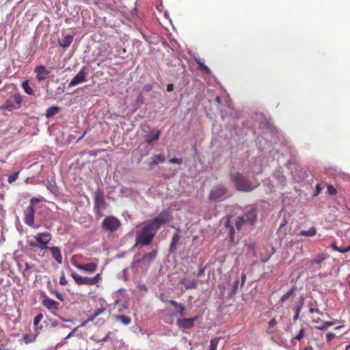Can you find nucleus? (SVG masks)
I'll return each mask as SVG.
<instances>
[{
	"label": "nucleus",
	"mask_w": 350,
	"mask_h": 350,
	"mask_svg": "<svg viewBox=\"0 0 350 350\" xmlns=\"http://www.w3.org/2000/svg\"><path fill=\"white\" fill-rule=\"evenodd\" d=\"M157 230L149 221L144 223L142 228L136 232V245H150Z\"/></svg>",
	"instance_id": "f257e3e1"
},
{
	"label": "nucleus",
	"mask_w": 350,
	"mask_h": 350,
	"mask_svg": "<svg viewBox=\"0 0 350 350\" xmlns=\"http://www.w3.org/2000/svg\"><path fill=\"white\" fill-rule=\"evenodd\" d=\"M237 190L244 192L253 191L258 185L257 183H252L240 173H235L231 176Z\"/></svg>",
	"instance_id": "f03ea898"
},
{
	"label": "nucleus",
	"mask_w": 350,
	"mask_h": 350,
	"mask_svg": "<svg viewBox=\"0 0 350 350\" xmlns=\"http://www.w3.org/2000/svg\"><path fill=\"white\" fill-rule=\"evenodd\" d=\"M22 103L21 95L14 94L8 98L2 106V109L11 111L19 109Z\"/></svg>",
	"instance_id": "7ed1b4c3"
},
{
	"label": "nucleus",
	"mask_w": 350,
	"mask_h": 350,
	"mask_svg": "<svg viewBox=\"0 0 350 350\" xmlns=\"http://www.w3.org/2000/svg\"><path fill=\"white\" fill-rule=\"evenodd\" d=\"M106 202L104 200V193L100 189L94 193V209L99 215H102L101 211L106 207Z\"/></svg>",
	"instance_id": "20e7f679"
},
{
	"label": "nucleus",
	"mask_w": 350,
	"mask_h": 350,
	"mask_svg": "<svg viewBox=\"0 0 350 350\" xmlns=\"http://www.w3.org/2000/svg\"><path fill=\"white\" fill-rule=\"evenodd\" d=\"M171 218L170 213L167 210L162 211L156 217L149 220V221L155 227L157 230L160 226L170 221Z\"/></svg>",
	"instance_id": "39448f33"
},
{
	"label": "nucleus",
	"mask_w": 350,
	"mask_h": 350,
	"mask_svg": "<svg viewBox=\"0 0 350 350\" xmlns=\"http://www.w3.org/2000/svg\"><path fill=\"white\" fill-rule=\"evenodd\" d=\"M227 189L222 185L215 186L210 192L209 199L212 201H221L226 198Z\"/></svg>",
	"instance_id": "423d86ee"
},
{
	"label": "nucleus",
	"mask_w": 350,
	"mask_h": 350,
	"mask_svg": "<svg viewBox=\"0 0 350 350\" xmlns=\"http://www.w3.org/2000/svg\"><path fill=\"white\" fill-rule=\"evenodd\" d=\"M157 256V250H153L150 252L146 253L144 255L139 259H135L132 262V266L135 267L137 264H143L146 266H148L150 263H152L156 258Z\"/></svg>",
	"instance_id": "0eeeda50"
},
{
	"label": "nucleus",
	"mask_w": 350,
	"mask_h": 350,
	"mask_svg": "<svg viewBox=\"0 0 350 350\" xmlns=\"http://www.w3.org/2000/svg\"><path fill=\"white\" fill-rule=\"evenodd\" d=\"M120 221L113 216L107 217L102 223V226L107 230L114 232L119 228Z\"/></svg>",
	"instance_id": "6e6552de"
},
{
	"label": "nucleus",
	"mask_w": 350,
	"mask_h": 350,
	"mask_svg": "<svg viewBox=\"0 0 350 350\" xmlns=\"http://www.w3.org/2000/svg\"><path fill=\"white\" fill-rule=\"evenodd\" d=\"M88 68L85 66H83L80 70V71L77 74V75L69 83L68 86L71 88L85 82L86 81V77L88 75Z\"/></svg>",
	"instance_id": "1a4fd4ad"
},
{
	"label": "nucleus",
	"mask_w": 350,
	"mask_h": 350,
	"mask_svg": "<svg viewBox=\"0 0 350 350\" xmlns=\"http://www.w3.org/2000/svg\"><path fill=\"white\" fill-rule=\"evenodd\" d=\"M35 240L38 243L40 250H46V245L51 240L52 236L49 232L38 233L34 237Z\"/></svg>",
	"instance_id": "9d476101"
},
{
	"label": "nucleus",
	"mask_w": 350,
	"mask_h": 350,
	"mask_svg": "<svg viewBox=\"0 0 350 350\" xmlns=\"http://www.w3.org/2000/svg\"><path fill=\"white\" fill-rule=\"evenodd\" d=\"M246 222L253 224L256 221V210L253 206H247L245 208L244 216Z\"/></svg>",
	"instance_id": "9b49d317"
},
{
	"label": "nucleus",
	"mask_w": 350,
	"mask_h": 350,
	"mask_svg": "<svg viewBox=\"0 0 350 350\" xmlns=\"http://www.w3.org/2000/svg\"><path fill=\"white\" fill-rule=\"evenodd\" d=\"M98 265V260L95 258L92 262L84 265H77L75 266L79 270L84 271L88 273H92L96 270Z\"/></svg>",
	"instance_id": "f8f14e48"
},
{
	"label": "nucleus",
	"mask_w": 350,
	"mask_h": 350,
	"mask_svg": "<svg viewBox=\"0 0 350 350\" xmlns=\"http://www.w3.org/2000/svg\"><path fill=\"white\" fill-rule=\"evenodd\" d=\"M34 72L36 74L38 81H44L49 77L51 71L47 70L44 66H38L34 68Z\"/></svg>",
	"instance_id": "ddd939ff"
},
{
	"label": "nucleus",
	"mask_w": 350,
	"mask_h": 350,
	"mask_svg": "<svg viewBox=\"0 0 350 350\" xmlns=\"http://www.w3.org/2000/svg\"><path fill=\"white\" fill-rule=\"evenodd\" d=\"M35 211L34 208L28 206L24 211V222L27 226H32L34 221Z\"/></svg>",
	"instance_id": "4468645a"
},
{
	"label": "nucleus",
	"mask_w": 350,
	"mask_h": 350,
	"mask_svg": "<svg viewBox=\"0 0 350 350\" xmlns=\"http://www.w3.org/2000/svg\"><path fill=\"white\" fill-rule=\"evenodd\" d=\"M197 317L188 319H178L177 320V325L179 327L183 329H189L193 326L194 322L196 321Z\"/></svg>",
	"instance_id": "2eb2a0df"
},
{
	"label": "nucleus",
	"mask_w": 350,
	"mask_h": 350,
	"mask_svg": "<svg viewBox=\"0 0 350 350\" xmlns=\"http://www.w3.org/2000/svg\"><path fill=\"white\" fill-rule=\"evenodd\" d=\"M71 276L78 285H82V284L92 285L91 280H90V278H89V277L81 276L80 275H79L78 273H77L75 271H72L71 273Z\"/></svg>",
	"instance_id": "dca6fc26"
},
{
	"label": "nucleus",
	"mask_w": 350,
	"mask_h": 350,
	"mask_svg": "<svg viewBox=\"0 0 350 350\" xmlns=\"http://www.w3.org/2000/svg\"><path fill=\"white\" fill-rule=\"evenodd\" d=\"M163 301L170 303L172 306H173L176 310V314H177L180 316L184 315L185 306L183 304L178 303L174 300H163Z\"/></svg>",
	"instance_id": "f3484780"
},
{
	"label": "nucleus",
	"mask_w": 350,
	"mask_h": 350,
	"mask_svg": "<svg viewBox=\"0 0 350 350\" xmlns=\"http://www.w3.org/2000/svg\"><path fill=\"white\" fill-rule=\"evenodd\" d=\"M47 250H49L53 258L57 261V263H62V256L61 254V251L59 247L55 246L49 247Z\"/></svg>",
	"instance_id": "a211bd4d"
},
{
	"label": "nucleus",
	"mask_w": 350,
	"mask_h": 350,
	"mask_svg": "<svg viewBox=\"0 0 350 350\" xmlns=\"http://www.w3.org/2000/svg\"><path fill=\"white\" fill-rule=\"evenodd\" d=\"M160 136L159 130H152L145 137V142L149 144L153 141L158 140Z\"/></svg>",
	"instance_id": "6ab92c4d"
},
{
	"label": "nucleus",
	"mask_w": 350,
	"mask_h": 350,
	"mask_svg": "<svg viewBox=\"0 0 350 350\" xmlns=\"http://www.w3.org/2000/svg\"><path fill=\"white\" fill-rule=\"evenodd\" d=\"M42 304L50 310L56 309L58 306V303L56 301L49 297H45L42 300Z\"/></svg>",
	"instance_id": "aec40b11"
},
{
	"label": "nucleus",
	"mask_w": 350,
	"mask_h": 350,
	"mask_svg": "<svg viewBox=\"0 0 350 350\" xmlns=\"http://www.w3.org/2000/svg\"><path fill=\"white\" fill-rule=\"evenodd\" d=\"M328 257V255L325 253H319L317 256L310 260L312 265H320L324 260Z\"/></svg>",
	"instance_id": "412c9836"
},
{
	"label": "nucleus",
	"mask_w": 350,
	"mask_h": 350,
	"mask_svg": "<svg viewBox=\"0 0 350 350\" xmlns=\"http://www.w3.org/2000/svg\"><path fill=\"white\" fill-rule=\"evenodd\" d=\"M180 239V237L178 233L174 234L172 241H171L170 247L169 249V251L170 253H173L175 252V250H176V245H177L178 243L179 242Z\"/></svg>",
	"instance_id": "4be33fe9"
},
{
	"label": "nucleus",
	"mask_w": 350,
	"mask_h": 350,
	"mask_svg": "<svg viewBox=\"0 0 350 350\" xmlns=\"http://www.w3.org/2000/svg\"><path fill=\"white\" fill-rule=\"evenodd\" d=\"M225 227L228 230V234L230 236V241L231 243L234 242V228L230 224V219H228L225 223Z\"/></svg>",
	"instance_id": "5701e85b"
},
{
	"label": "nucleus",
	"mask_w": 350,
	"mask_h": 350,
	"mask_svg": "<svg viewBox=\"0 0 350 350\" xmlns=\"http://www.w3.org/2000/svg\"><path fill=\"white\" fill-rule=\"evenodd\" d=\"M72 40H73V36H70V35H67L59 42V44L63 48H67L70 45Z\"/></svg>",
	"instance_id": "b1692460"
},
{
	"label": "nucleus",
	"mask_w": 350,
	"mask_h": 350,
	"mask_svg": "<svg viewBox=\"0 0 350 350\" xmlns=\"http://www.w3.org/2000/svg\"><path fill=\"white\" fill-rule=\"evenodd\" d=\"M183 285H184L186 289H192L195 288L197 285V282L196 280H187L186 279L183 280L181 281Z\"/></svg>",
	"instance_id": "393cba45"
},
{
	"label": "nucleus",
	"mask_w": 350,
	"mask_h": 350,
	"mask_svg": "<svg viewBox=\"0 0 350 350\" xmlns=\"http://www.w3.org/2000/svg\"><path fill=\"white\" fill-rule=\"evenodd\" d=\"M152 162H151V165H157L158 163H163L165 162V158L163 155L162 154H158V155H155L154 157H152Z\"/></svg>",
	"instance_id": "a878e982"
},
{
	"label": "nucleus",
	"mask_w": 350,
	"mask_h": 350,
	"mask_svg": "<svg viewBox=\"0 0 350 350\" xmlns=\"http://www.w3.org/2000/svg\"><path fill=\"white\" fill-rule=\"evenodd\" d=\"M33 268V265L29 264L28 262H24V269L23 270V277L28 278L31 275L30 270Z\"/></svg>",
	"instance_id": "bb28decb"
},
{
	"label": "nucleus",
	"mask_w": 350,
	"mask_h": 350,
	"mask_svg": "<svg viewBox=\"0 0 350 350\" xmlns=\"http://www.w3.org/2000/svg\"><path fill=\"white\" fill-rule=\"evenodd\" d=\"M116 320L122 323L124 325H128L131 323V319L129 317L124 315L116 316Z\"/></svg>",
	"instance_id": "cd10ccee"
},
{
	"label": "nucleus",
	"mask_w": 350,
	"mask_h": 350,
	"mask_svg": "<svg viewBox=\"0 0 350 350\" xmlns=\"http://www.w3.org/2000/svg\"><path fill=\"white\" fill-rule=\"evenodd\" d=\"M59 111V107L53 106L48 108L46 111V118L52 117L53 116L57 114Z\"/></svg>",
	"instance_id": "c85d7f7f"
},
{
	"label": "nucleus",
	"mask_w": 350,
	"mask_h": 350,
	"mask_svg": "<svg viewBox=\"0 0 350 350\" xmlns=\"http://www.w3.org/2000/svg\"><path fill=\"white\" fill-rule=\"evenodd\" d=\"M195 61L198 64V69L200 70H203L206 72L207 74L210 75L211 71L208 67H207L204 64H203L200 59H195Z\"/></svg>",
	"instance_id": "c756f323"
},
{
	"label": "nucleus",
	"mask_w": 350,
	"mask_h": 350,
	"mask_svg": "<svg viewBox=\"0 0 350 350\" xmlns=\"http://www.w3.org/2000/svg\"><path fill=\"white\" fill-rule=\"evenodd\" d=\"M317 233V230L314 228H310L308 230H301L299 232V235L306 236V237H312L315 235Z\"/></svg>",
	"instance_id": "7c9ffc66"
},
{
	"label": "nucleus",
	"mask_w": 350,
	"mask_h": 350,
	"mask_svg": "<svg viewBox=\"0 0 350 350\" xmlns=\"http://www.w3.org/2000/svg\"><path fill=\"white\" fill-rule=\"evenodd\" d=\"M246 223L247 222L244 217H238L235 223L237 229L240 230L242 226H244Z\"/></svg>",
	"instance_id": "2f4dec72"
},
{
	"label": "nucleus",
	"mask_w": 350,
	"mask_h": 350,
	"mask_svg": "<svg viewBox=\"0 0 350 350\" xmlns=\"http://www.w3.org/2000/svg\"><path fill=\"white\" fill-rule=\"evenodd\" d=\"M22 88L23 90L29 95H33L34 94V91L33 89L29 85L27 81H24L22 83Z\"/></svg>",
	"instance_id": "473e14b6"
},
{
	"label": "nucleus",
	"mask_w": 350,
	"mask_h": 350,
	"mask_svg": "<svg viewBox=\"0 0 350 350\" xmlns=\"http://www.w3.org/2000/svg\"><path fill=\"white\" fill-rule=\"evenodd\" d=\"M105 309L104 308H98L96 310L94 311V312L92 314L90 317L88 318L87 321H92L95 318H96L98 316H99L100 314L104 312Z\"/></svg>",
	"instance_id": "72a5a7b5"
},
{
	"label": "nucleus",
	"mask_w": 350,
	"mask_h": 350,
	"mask_svg": "<svg viewBox=\"0 0 350 350\" xmlns=\"http://www.w3.org/2000/svg\"><path fill=\"white\" fill-rule=\"evenodd\" d=\"M42 200V197L32 198L29 201V205L28 206H31L32 208H34L36 206V204L40 202Z\"/></svg>",
	"instance_id": "f704fd0d"
},
{
	"label": "nucleus",
	"mask_w": 350,
	"mask_h": 350,
	"mask_svg": "<svg viewBox=\"0 0 350 350\" xmlns=\"http://www.w3.org/2000/svg\"><path fill=\"white\" fill-rule=\"evenodd\" d=\"M294 293V289L292 288L290 291H288L287 293H286L280 299V301L282 303L285 302Z\"/></svg>",
	"instance_id": "c9c22d12"
},
{
	"label": "nucleus",
	"mask_w": 350,
	"mask_h": 350,
	"mask_svg": "<svg viewBox=\"0 0 350 350\" xmlns=\"http://www.w3.org/2000/svg\"><path fill=\"white\" fill-rule=\"evenodd\" d=\"M145 98L142 94H139L135 99V106L139 107L144 103Z\"/></svg>",
	"instance_id": "e433bc0d"
},
{
	"label": "nucleus",
	"mask_w": 350,
	"mask_h": 350,
	"mask_svg": "<svg viewBox=\"0 0 350 350\" xmlns=\"http://www.w3.org/2000/svg\"><path fill=\"white\" fill-rule=\"evenodd\" d=\"M251 170L253 173L256 174H260L262 172V168L260 164H256L254 166H252Z\"/></svg>",
	"instance_id": "4c0bfd02"
},
{
	"label": "nucleus",
	"mask_w": 350,
	"mask_h": 350,
	"mask_svg": "<svg viewBox=\"0 0 350 350\" xmlns=\"http://www.w3.org/2000/svg\"><path fill=\"white\" fill-rule=\"evenodd\" d=\"M218 342V338L212 339L211 340L210 347L208 350H217Z\"/></svg>",
	"instance_id": "58836bf2"
},
{
	"label": "nucleus",
	"mask_w": 350,
	"mask_h": 350,
	"mask_svg": "<svg viewBox=\"0 0 350 350\" xmlns=\"http://www.w3.org/2000/svg\"><path fill=\"white\" fill-rule=\"evenodd\" d=\"M19 172H14L8 176V181L9 183H12L18 178Z\"/></svg>",
	"instance_id": "ea45409f"
},
{
	"label": "nucleus",
	"mask_w": 350,
	"mask_h": 350,
	"mask_svg": "<svg viewBox=\"0 0 350 350\" xmlns=\"http://www.w3.org/2000/svg\"><path fill=\"white\" fill-rule=\"evenodd\" d=\"M333 324H334V323L332 321H326V322H324L321 325L319 326L318 329L319 330H325V329H327L329 327H330L331 325H332Z\"/></svg>",
	"instance_id": "a19ab883"
},
{
	"label": "nucleus",
	"mask_w": 350,
	"mask_h": 350,
	"mask_svg": "<svg viewBox=\"0 0 350 350\" xmlns=\"http://www.w3.org/2000/svg\"><path fill=\"white\" fill-rule=\"evenodd\" d=\"M304 334H305V330L304 328H301L300 330H299V332L298 333L297 335H296L293 338V340H301L304 336Z\"/></svg>",
	"instance_id": "79ce46f5"
},
{
	"label": "nucleus",
	"mask_w": 350,
	"mask_h": 350,
	"mask_svg": "<svg viewBox=\"0 0 350 350\" xmlns=\"http://www.w3.org/2000/svg\"><path fill=\"white\" fill-rule=\"evenodd\" d=\"M42 319L43 314L42 313H40L38 315H36L33 319L34 326H37Z\"/></svg>",
	"instance_id": "37998d69"
},
{
	"label": "nucleus",
	"mask_w": 350,
	"mask_h": 350,
	"mask_svg": "<svg viewBox=\"0 0 350 350\" xmlns=\"http://www.w3.org/2000/svg\"><path fill=\"white\" fill-rule=\"evenodd\" d=\"M35 339H36V336H30L27 334H25L23 336V340L26 344L34 341Z\"/></svg>",
	"instance_id": "c03bdc74"
},
{
	"label": "nucleus",
	"mask_w": 350,
	"mask_h": 350,
	"mask_svg": "<svg viewBox=\"0 0 350 350\" xmlns=\"http://www.w3.org/2000/svg\"><path fill=\"white\" fill-rule=\"evenodd\" d=\"M304 298L303 297H301L299 299V304L297 305V306L296 308V312L297 313H300L301 308L303 307V305H304Z\"/></svg>",
	"instance_id": "a18cd8bd"
},
{
	"label": "nucleus",
	"mask_w": 350,
	"mask_h": 350,
	"mask_svg": "<svg viewBox=\"0 0 350 350\" xmlns=\"http://www.w3.org/2000/svg\"><path fill=\"white\" fill-rule=\"evenodd\" d=\"M100 279V275L99 273L96 274L94 277L90 278L91 284H96Z\"/></svg>",
	"instance_id": "49530a36"
},
{
	"label": "nucleus",
	"mask_w": 350,
	"mask_h": 350,
	"mask_svg": "<svg viewBox=\"0 0 350 350\" xmlns=\"http://www.w3.org/2000/svg\"><path fill=\"white\" fill-rule=\"evenodd\" d=\"M59 283L61 285H66L67 284V280H66L65 274L63 271L61 273Z\"/></svg>",
	"instance_id": "de8ad7c7"
},
{
	"label": "nucleus",
	"mask_w": 350,
	"mask_h": 350,
	"mask_svg": "<svg viewBox=\"0 0 350 350\" xmlns=\"http://www.w3.org/2000/svg\"><path fill=\"white\" fill-rule=\"evenodd\" d=\"M169 162L171 164H175V163L180 164V163H182L183 161H182V159L172 158V159H170Z\"/></svg>",
	"instance_id": "09e8293b"
},
{
	"label": "nucleus",
	"mask_w": 350,
	"mask_h": 350,
	"mask_svg": "<svg viewBox=\"0 0 350 350\" xmlns=\"http://www.w3.org/2000/svg\"><path fill=\"white\" fill-rule=\"evenodd\" d=\"M327 191L330 195H334L336 193V189L331 185L327 186Z\"/></svg>",
	"instance_id": "8fccbe9b"
},
{
	"label": "nucleus",
	"mask_w": 350,
	"mask_h": 350,
	"mask_svg": "<svg viewBox=\"0 0 350 350\" xmlns=\"http://www.w3.org/2000/svg\"><path fill=\"white\" fill-rule=\"evenodd\" d=\"M27 244H28L29 246H30L31 247H35V248H39L40 249V245H39V244H38V243L37 241L36 242L28 241Z\"/></svg>",
	"instance_id": "3c124183"
},
{
	"label": "nucleus",
	"mask_w": 350,
	"mask_h": 350,
	"mask_svg": "<svg viewBox=\"0 0 350 350\" xmlns=\"http://www.w3.org/2000/svg\"><path fill=\"white\" fill-rule=\"evenodd\" d=\"M336 336V334L332 332H328L326 334V338L327 341H331L334 337Z\"/></svg>",
	"instance_id": "603ef678"
},
{
	"label": "nucleus",
	"mask_w": 350,
	"mask_h": 350,
	"mask_svg": "<svg viewBox=\"0 0 350 350\" xmlns=\"http://www.w3.org/2000/svg\"><path fill=\"white\" fill-rule=\"evenodd\" d=\"M278 181L281 185H284L286 183V178L283 175H278Z\"/></svg>",
	"instance_id": "864d4df0"
},
{
	"label": "nucleus",
	"mask_w": 350,
	"mask_h": 350,
	"mask_svg": "<svg viewBox=\"0 0 350 350\" xmlns=\"http://www.w3.org/2000/svg\"><path fill=\"white\" fill-rule=\"evenodd\" d=\"M239 282L238 280H236L234 282V284H233V289L232 291V294H235L236 292H237V290L238 288V286H239Z\"/></svg>",
	"instance_id": "5fc2aeb1"
},
{
	"label": "nucleus",
	"mask_w": 350,
	"mask_h": 350,
	"mask_svg": "<svg viewBox=\"0 0 350 350\" xmlns=\"http://www.w3.org/2000/svg\"><path fill=\"white\" fill-rule=\"evenodd\" d=\"M338 252L340 253H347L350 252V245L347 247H340V250H338Z\"/></svg>",
	"instance_id": "6e6d98bb"
},
{
	"label": "nucleus",
	"mask_w": 350,
	"mask_h": 350,
	"mask_svg": "<svg viewBox=\"0 0 350 350\" xmlns=\"http://www.w3.org/2000/svg\"><path fill=\"white\" fill-rule=\"evenodd\" d=\"M53 293L59 300L62 301H64L63 296L61 295L60 293H59L58 291H55Z\"/></svg>",
	"instance_id": "4d7b16f0"
},
{
	"label": "nucleus",
	"mask_w": 350,
	"mask_h": 350,
	"mask_svg": "<svg viewBox=\"0 0 350 350\" xmlns=\"http://www.w3.org/2000/svg\"><path fill=\"white\" fill-rule=\"evenodd\" d=\"M277 324V321L275 319V318H273L269 322V325L271 326V327H273L275 326V325Z\"/></svg>",
	"instance_id": "13d9d810"
},
{
	"label": "nucleus",
	"mask_w": 350,
	"mask_h": 350,
	"mask_svg": "<svg viewBox=\"0 0 350 350\" xmlns=\"http://www.w3.org/2000/svg\"><path fill=\"white\" fill-rule=\"evenodd\" d=\"M331 247L336 251L338 252V250H340V247H338L336 243L335 242H333L332 244H331Z\"/></svg>",
	"instance_id": "bf43d9fd"
},
{
	"label": "nucleus",
	"mask_w": 350,
	"mask_h": 350,
	"mask_svg": "<svg viewBox=\"0 0 350 350\" xmlns=\"http://www.w3.org/2000/svg\"><path fill=\"white\" fill-rule=\"evenodd\" d=\"M174 90V85L173 84H168L167 86V92H172Z\"/></svg>",
	"instance_id": "052dcab7"
},
{
	"label": "nucleus",
	"mask_w": 350,
	"mask_h": 350,
	"mask_svg": "<svg viewBox=\"0 0 350 350\" xmlns=\"http://www.w3.org/2000/svg\"><path fill=\"white\" fill-rule=\"evenodd\" d=\"M75 330H76V329H73L69 334H68V336L64 339L67 340L69 338H70L74 334Z\"/></svg>",
	"instance_id": "680f3d73"
},
{
	"label": "nucleus",
	"mask_w": 350,
	"mask_h": 350,
	"mask_svg": "<svg viewBox=\"0 0 350 350\" xmlns=\"http://www.w3.org/2000/svg\"><path fill=\"white\" fill-rule=\"evenodd\" d=\"M29 226L33 228H34V229H38L40 227V224L36 225L34 224V221H33V225L32 226Z\"/></svg>",
	"instance_id": "e2e57ef3"
},
{
	"label": "nucleus",
	"mask_w": 350,
	"mask_h": 350,
	"mask_svg": "<svg viewBox=\"0 0 350 350\" xmlns=\"http://www.w3.org/2000/svg\"><path fill=\"white\" fill-rule=\"evenodd\" d=\"M246 276L245 275H243L241 277V285L243 286L245 282Z\"/></svg>",
	"instance_id": "0e129e2a"
},
{
	"label": "nucleus",
	"mask_w": 350,
	"mask_h": 350,
	"mask_svg": "<svg viewBox=\"0 0 350 350\" xmlns=\"http://www.w3.org/2000/svg\"><path fill=\"white\" fill-rule=\"evenodd\" d=\"M144 89L148 92L152 90V85H147L144 87Z\"/></svg>",
	"instance_id": "69168bd1"
},
{
	"label": "nucleus",
	"mask_w": 350,
	"mask_h": 350,
	"mask_svg": "<svg viewBox=\"0 0 350 350\" xmlns=\"http://www.w3.org/2000/svg\"><path fill=\"white\" fill-rule=\"evenodd\" d=\"M299 317V313H297V312H296V313H295V316H294V317H293V319H294L295 321H296V320H297V319H298Z\"/></svg>",
	"instance_id": "338daca9"
},
{
	"label": "nucleus",
	"mask_w": 350,
	"mask_h": 350,
	"mask_svg": "<svg viewBox=\"0 0 350 350\" xmlns=\"http://www.w3.org/2000/svg\"><path fill=\"white\" fill-rule=\"evenodd\" d=\"M286 220H284V221H282V223H281V224H280V228H280H280H282L283 226H284L286 225Z\"/></svg>",
	"instance_id": "774afa93"
}]
</instances>
